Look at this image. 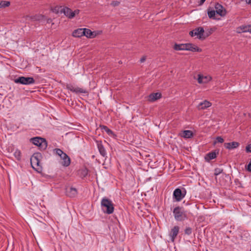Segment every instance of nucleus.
I'll use <instances>...</instances> for the list:
<instances>
[{
	"instance_id": "f257e3e1",
	"label": "nucleus",
	"mask_w": 251,
	"mask_h": 251,
	"mask_svg": "<svg viewBox=\"0 0 251 251\" xmlns=\"http://www.w3.org/2000/svg\"><path fill=\"white\" fill-rule=\"evenodd\" d=\"M101 207L102 211L107 214L114 212V207L112 201L106 197H104L101 201Z\"/></svg>"
},
{
	"instance_id": "f03ea898",
	"label": "nucleus",
	"mask_w": 251,
	"mask_h": 251,
	"mask_svg": "<svg viewBox=\"0 0 251 251\" xmlns=\"http://www.w3.org/2000/svg\"><path fill=\"white\" fill-rule=\"evenodd\" d=\"M30 141L33 144L38 146L40 150H45L47 148L48 143L45 138L35 137L31 138Z\"/></svg>"
},
{
	"instance_id": "7ed1b4c3",
	"label": "nucleus",
	"mask_w": 251,
	"mask_h": 251,
	"mask_svg": "<svg viewBox=\"0 0 251 251\" xmlns=\"http://www.w3.org/2000/svg\"><path fill=\"white\" fill-rule=\"evenodd\" d=\"M173 213L175 219L178 221H182L187 219V215L179 206L176 207L173 210Z\"/></svg>"
},
{
	"instance_id": "20e7f679",
	"label": "nucleus",
	"mask_w": 251,
	"mask_h": 251,
	"mask_svg": "<svg viewBox=\"0 0 251 251\" xmlns=\"http://www.w3.org/2000/svg\"><path fill=\"white\" fill-rule=\"evenodd\" d=\"M15 83L23 85H30L35 83V80L32 77L20 76L14 80Z\"/></svg>"
},
{
	"instance_id": "39448f33",
	"label": "nucleus",
	"mask_w": 251,
	"mask_h": 251,
	"mask_svg": "<svg viewBox=\"0 0 251 251\" xmlns=\"http://www.w3.org/2000/svg\"><path fill=\"white\" fill-rule=\"evenodd\" d=\"M186 194V191L184 188L181 190L179 188L176 189L173 192V198L176 201H180L183 198H184Z\"/></svg>"
},
{
	"instance_id": "423d86ee",
	"label": "nucleus",
	"mask_w": 251,
	"mask_h": 251,
	"mask_svg": "<svg viewBox=\"0 0 251 251\" xmlns=\"http://www.w3.org/2000/svg\"><path fill=\"white\" fill-rule=\"evenodd\" d=\"M32 19L34 21H39L43 23L46 22L47 24L51 23V25H54L53 23H52V20L51 19L47 18L45 16L43 15H36L32 18Z\"/></svg>"
},
{
	"instance_id": "0eeeda50",
	"label": "nucleus",
	"mask_w": 251,
	"mask_h": 251,
	"mask_svg": "<svg viewBox=\"0 0 251 251\" xmlns=\"http://www.w3.org/2000/svg\"><path fill=\"white\" fill-rule=\"evenodd\" d=\"M40 156H41V154L40 153H34L30 158L31 165L34 169H37L38 168L36 167L39 166L40 160L38 159V157Z\"/></svg>"
},
{
	"instance_id": "6e6552de",
	"label": "nucleus",
	"mask_w": 251,
	"mask_h": 251,
	"mask_svg": "<svg viewBox=\"0 0 251 251\" xmlns=\"http://www.w3.org/2000/svg\"><path fill=\"white\" fill-rule=\"evenodd\" d=\"M183 50H189L192 52H201L202 50L197 46L191 43L183 44Z\"/></svg>"
},
{
	"instance_id": "1a4fd4ad",
	"label": "nucleus",
	"mask_w": 251,
	"mask_h": 251,
	"mask_svg": "<svg viewBox=\"0 0 251 251\" xmlns=\"http://www.w3.org/2000/svg\"><path fill=\"white\" fill-rule=\"evenodd\" d=\"M66 88L70 91L75 93V94L87 93V91L83 88H81L78 87H75L73 85L69 84L66 85Z\"/></svg>"
},
{
	"instance_id": "9d476101",
	"label": "nucleus",
	"mask_w": 251,
	"mask_h": 251,
	"mask_svg": "<svg viewBox=\"0 0 251 251\" xmlns=\"http://www.w3.org/2000/svg\"><path fill=\"white\" fill-rule=\"evenodd\" d=\"M211 32H189L191 37L197 36V38L200 40H203L210 35Z\"/></svg>"
},
{
	"instance_id": "9b49d317",
	"label": "nucleus",
	"mask_w": 251,
	"mask_h": 251,
	"mask_svg": "<svg viewBox=\"0 0 251 251\" xmlns=\"http://www.w3.org/2000/svg\"><path fill=\"white\" fill-rule=\"evenodd\" d=\"M78 10H75L73 12L70 8L64 6L63 8L62 13L69 18L72 19L75 17L76 13H78Z\"/></svg>"
},
{
	"instance_id": "f8f14e48",
	"label": "nucleus",
	"mask_w": 251,
	"mask_h": 251,
	"mask_svg": "<svg viewBox=\"0 0 251 251\" xmlns=\"http://www.w3.org/2000/svg\"><path fill=\"white\" fill-rule=\"evenodd\" d=\"M179 230V227L177 226H174L171 230L169 236L172 242H174L176 239Z\"/></svg>"
},
{
	"instance_id": "ddd939ff",
	"label": "nucleus",
	"mask_w": 251,
	"mask_h": 251,
	"mask_svg": "<svg viewBox=\"0 0 251 251\" xmlns=\"http://www.w3.org/2000/svg\"><path fill=\"white\" fill-rule=\"evenodd\" d=\"M97 146L100 154L103 157H107L106 151L101 141H96Z\"/></svg>"
},
{
	"instance_id": "4468645a",
	"label": "nucleus",
	"mask_w": 251,
	"mask_h": 251,
	"mask_svg": "<svg viewBox=\"0 0 251 251\" xmlns=\"http://www.w3.org/2000/svg\"><path fill=\"white\" fill-rule=\"evenodd\" d=\"M212 105L211 102L210 101L204 100L202 102H201L197 106V109L199 110H203L207 109Z\"/></svg>"
},
{
	"instance_id": "2eb2a0df",
	"label": "nucleus",
	"mask_w": 251,
	"mask_h": 251,
	"mask_svg": "<svg viewBox=\"0 0 251 251\" xmlns=\"http://www.w3.org/2000/svg\"><path fill=\"white\" fill-rule=\"evenodd\" d=\"M219 154V151L215 150L207 153L204 159L207 162H209L212 159L216 158L217 155Z\"/></svg>"
},
{
	"instance_id": "dca6fc26",
	"label": "nucleus",
	"mask_w": 251,
	"mask_h": 251,
	"mask_svg": "<svg viewBox=\"0 0 251 251\" xmlns=\"http://www.w3.org/2000/svg\"><path fill=\"white\" fill-rule=\"evenodd\" d=\"M215 8L216 9V12L217 13V14L219 15L220 16H224L226 15V10L224 9L223 6L219 3H217L215 4Z\"/></svg>"
},
{
	"instance_id": "f3484780",
	"label": "nucleus",
	"mask_w": 251,
	"mask_h": 251,
	"mask_svg": "<svg viewBox=\"0 0 251 251\" xmlns=\"http://www.w3.org/2000/svg\"><path fill=\"white\" fill-rule=\"evenodd\" d=\"M60 158L63 160L61 163L63 166L68 167L70 165V158L66 153H64Z\"/></svg>"
},
{
	"instance_id": "a211bd4d",
	"label": "nucleus",
	"mask_w": 251,
	"mask_h": 251,
	"mask_svg": "<svg viewBox=\"0 0 251 251\" xmlns=\"http://www.w3.org/2000/svg\"><path fill=\"white\" fill-rule=\"evenodd\" d=\"M66 194L71 198L75 197L77 194V189L73 187H68L66 189Z\"/></svg>"
},
{
	"instance_id": "6ab92c4d",
	"label": "nucleus",
	"mask_w": 251,
	"mask_h": 251,
	"mask_svg": "<svg viewBox=\"0 0 251 251\" xmlns=\"http://www.w3.org/2000/svg\"><path fill=\"white\" fill-rule=\"evenodd\" d=\"M240 145V144L235 141H233L229 143H225L224 144V147L226 149L229 150H233L237 148Z\"/></svg>"
},
{
	"instance_id": "aec40b11",
	"label": "nucleus",
	"mask_w": 251,
	"mask_h": 251,
	"mask_svg": "<svg viewBox=\"0 0 251 251\" xmlns=\"http://www.w3.org/2000/svg\"><path fill=\"white\" fill-rule=\"evenodd\" d=\"M161 98V94L160 93H153L151 94L148 97V101L150 102H153Z\"/></svg>"
},
{
	"instance_id": "412c9836",
	"label": "nucleus",
	"mask_w": 251,
	"mask_h": 251,
	"mask_svg": "<svg viewBox=\"0 0 251 251\" xmlns=\"http://www.w3.org/2000/svg\"><path fill=\"white\" fill-rule=\"evenodd\" d=\"M100 128L102 130H104L108 135L109 136H113L114 135V133L111 129H110L107 126L104 125H100Z\"/></svg>"
},
{
	"instance_id": "4be33fe9",
	"label": "nucleus",
	"mask_w": 251,
	"mask_h": 251,
	"mask_svg": "<svg viewBox=\"0 0 251 251\" xmlns=\"http://www.w3.org/2000/svg\"><path fill=\"white\" fill-rule=\"evenodd\" d=\"M237 29L242 30V31H251V25H242L238 27Z\"/></svg>"
},
{
	"instance_id": "5701e85b",
	"label": "nucleus",
	"mask_w": 251,
	"mask_h": 251,
	"mask_svg": "<svg viewBox=\"0 0 251 251\" xmlns=\"http://www.w3.org/2000/svg\"><path fill=\"white\" fill-rule=\"evenodd\" d=\"M193 136V133L191 130H184L183 132L182 137L185 138H190L192 137Z\"/></svg>"
},
{
	"instance_id": "b1692460",
	"label": "nucleus",
	"mask_w": 251,
	"mask_h": 251,
	"mask_svg": "<svg viewBox=\"0 0 251 251\" xmlns=\"http://www.w3.org/2000/svg\"><path fill=\"white\" fill-rule=\"evenodd\" d=\"M63 7V6H56L52 9V11L56 14H62Z\"/></svg>"
},
{
	"instance_id": "393cba45",
	"label": "nucleus",
	"mask_w": 251,
	"mask_h": 251,
	"mask_svg": "<svg viewBox=\"0 0 251 251\" xmlns=\"http://www.w3.org/2000/svg\"><path fill=\"white\" fill-rule=\"evenodd\" d=\"M14 155L17 160H21L22 157V153L21 151L19 150L16 149L15 150L14 153Z\"/></svg>"
},
{
	"instance_id": "a878e982",
	"label": "nucleus",
	"mask_w": 251,
	"mask_h": 251,
	"mask_svg": "<svg viewBox=\"0 0 251 251\" xmlns=\"http://www.w3.org/2000/svg\"><path fill=\"white\" fill-rule=\"evenodd\" d=\"M84 36H86L88 38H93L95 37L99 32H84Z\"/></svg>"
},
{
	"instance_id": "bb28decb",
	"label": "nucleus",
	"mask_w": 251,
	"mask_h": 251,
	"mask_svg": "<svg viewBox=\"0 0 251 251\" xmlns=\"http://www.w3.org/2000/svg\"><path fill=\"white\" fill-rule=\"evenodd\" d=\"M173 49L176 50H183L184 45L183 44H175Z\"/></svg>"
},
{
	"instance_id": "cd10ccee",
	"label": "nucleus",
	"mask_w": 251,
	"mask_h": 251,
	"mask_svg": "<svg viewBox=\"0 0 251 251\" xmlns=\"http://www.w3.org/2000/svg\"><path fill=\"white\" fill-rule=\"evenodd\" d=\"M10 2L9 1L1 0L0 1V8H5L10 5Z\"/></svg>"
},
{
	"instance_id": "c85d7f7f",
	"label": "nucleus",
	"mask_w": 251,
	"mask_h": 251,
	"mask_svg": "<svg viewBox=\"0 0 251 251\" xmlns=\"http://www.w3.org/2000/svg\"><path fill=\"white\" fill-rule=\"evenodd\" d=\"M85 33L83 32H72V35L74 37L80 38L84 36Z\"/></svg>"
},
{
	"instance_id": "c756f323",
	"label": "nucleus",
	"mask_w": 251,
	"mask_h": 251,
	"mask_svg": "<svg viewBox=\"0 0 251 251\" xmlns=\"http://www.w3.org/2000/svg\"><path fill=\"white\" fill-rule=\"evenodd\" d=\"M54 152H55L56 154L60 156V157L62 156V155L65 153L61 149H54L53 150Z\"/></svg>"
},
{
	"instance_id": "7c9ffc66",
	"label": "nucleus",
	"mask_w": 251,
	"mask_h": 251,
	"mask_svg": "<svg viewBox=\"0 0 251 251\" xmlns=\"http://www.w3.org/2000/svg\"><path fill=\"white\" fill-rule=\"evenodd\" d=\"M197 79L198 82L200 84L206 83V81L203 80V76L201 75H198Z\"/></svg>"
},
{
	"instance_id": "2f4dec72",
	"label": "nucleus",
	"mask_w": 251,
	"mask_h": 251,
	"mask_svg": "<svg viewBox=\"0 0 251 251\" xmlns=\"http://www.w3.org/2000/svg\"><path fill=\"white\" fill-rule=\"evenodd\" d=\"M216 11L214 10H211L210 11H208V16L210 18H214L215 16Z\"/></svg>"
},
{
	"instance_id": "473e14b6",
	"label": "nucleus",
	"mask_w": 251,
	"mask_h": 251,
	"mask_svg": "<svg viewBox=\"0 0 251 251\" xmlns=\"http://www.w3.org/2000/svg\"><path fill=\"white\" fill-rule=\"evenodd\" d=\"M224 142L223 138L221 136H218L216 138V141L214 142V144H216L217 143H223Z\"/></svg>"
},
{
	"instance_id": "72a5a7b5",
	"label": "nucleus",
	"mask_w": 251,
	"mask_h": 251,
	"mask_svg": "<svg viewBox=\"0 0 251 251\" xmlns=\"http://www.w3.org/2000/svg\"><path fill=\"white\" fill-rule=\"evenodd\" d=\"M192 228L190 227H187L184 230V233L185 234L189 235L192 234Z\"/></svg>"
},
{
	"instance_id": "f704fd0d",
	"label": "nucleus",
	"mask_w": 251,
	"mask_h": 251,
	"mask_svg": "<svg viewBox=\"0 0 251 251\" xmlns=\"http://www.w3.org/2000/svg\"><path fill=\"white\" fill-rule=\"evenodd\" d=\"M223 171V169L220 168H217L214 170V175L217 176L222 173Z\"/></svg>"
},
{
	"instance_id": "c9c22d12",
	"label": "nucleus",
	"mask_w": 251,
	"mask_h": 251,
	"mask_svg": "<svg viewBox=\"0 0 251 251\" xmlns=\"http://www.w3.org/2000/svg\"><path fill=\"white\" fill-rule=\"evenodd\" d=\"M92 31L91 29L86 28H77L75 29L73 31Z\"/></svg>"
},
{
	"instance_id": "e433bc0d",
	"label": "nucleus",
	"mask_w": 251,
	"mask_h": 251,
	"mask_svg": "<svg viewBox=\"0 0 251 251\" xmlns=\"http://www.w3.org/2000/svg\"><path fill=\"white\" fill-rule=\"evenodd\" d=\"M203 80L204 81H206V83L212 80V77L209 75L205 76H203Z\"/></svg>"
},
{
	"instance_id": "4c0bfd02",
	"label": "nucleus",
	"mask_w": 251,
	"mask_h": 251,
	"mask_svg": "<svg viewBox=\"0 0 251 251\" xmlns=\"http://www.w3.org/2000/svg\"><path fill=\"white\" fill-rule=\"evenodd\" d=\"M191 31H204V29L202 27H199L195 29L191 30Z\"/></svg>"
},
{
	"instance_id": "58836bf2",
	"label": "nucleus",
	"mask_w": 251,
	"mask_h": 251,
	"mask_svg": "<svg viewBox=\"0 0 251 251\" xmlns=\"http://www.w3.org/2000/svg\"><path fill=\"white\" fill-rule=\"evenodd\" d=\"M246 151L247 152H251V144L246 146Z\"/></svg>"
},
{
	"instance_id": "ea45409f",
	"label": "nucleus",
	"mask_w": 251,
	"mask_h": 251,
	"mask_svg": "<svg viewBox=\"0 0 251 251\" xmlns=\"http://www.w3.org/2000/svg\"><path fill=\"white\" fill-rule=\"evenodd\" d=\"M146 60V56H143V57H142L140 60V63H143L145 61V60Z\"/></svg>"
},
{
	"instance_id": "a19ab883",
	"label": "nucleus",
	"mask_w": 251,
	"mask_h": 251,
	"mask_svg": "<svg viewBox=\"0 0 251 251\" xmlns=\"http://www.w3.org/2000/svg\"><path fill=\"white\" fill-rule=\"evenodd\" d=\"M247 170H248L249 172H251V162H250V163L248 165V167H247Z\"/></svg>"
},
{
	"instance_id": "79ce46f5",
	"label": "nucleus",
	"mask_w": 251,
	"mask_h": 251,
	"mask_svg": "<svg viewBox=\"0 0 251 251\" xmlns=\"http://www.w3.org/2000/svg\"><path fill=\"white\" fill-rule=\"evenodd\" d=\"M205 1V0H201L200 4V5L202 4Z\"/></svg>"
},
{
	"instance_id": "37998d69",
	"label": "nucleus",
	"mask_w": 251,
	"mask_h": 251,
	"mask_svg": "<svg viewBox=\"0 0 251 251\" xmlns=\"http://www.w3.org/2000/svg\"><path fill=\"white\" fill-rule=\"evenodd\" d=\"M247 3L251 5V0H246Z\"/></svg>"
},
{
	"instance_id": "c03bdc74",
	"label": "nucleus",
	"mask_w": 251,
	"mask_h": 251,
	"mask_svg": "<svg viewBox=\"0 0 251 251\" xmlns=\"http://www.w3.org/2000/svg\"><path fill=\"white\" fill-rule=\"evenodd\" d=\"M250 251H251V250H250Z\"/></svg>"
}]
</instances>
